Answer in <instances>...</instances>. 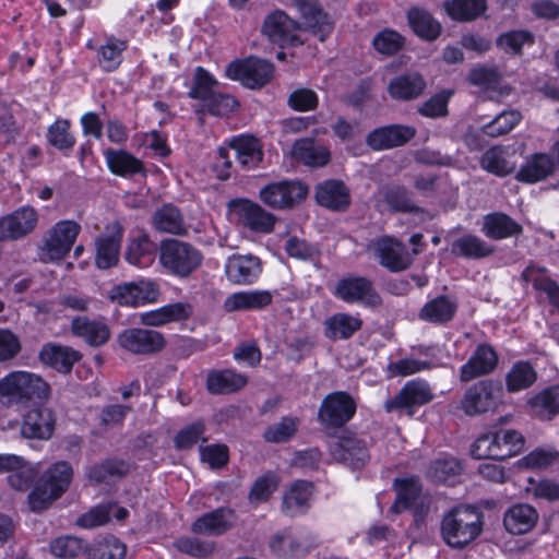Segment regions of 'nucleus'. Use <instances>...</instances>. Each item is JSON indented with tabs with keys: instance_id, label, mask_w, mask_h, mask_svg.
I'll return each mask as SVG.
<instances>
[{
	"instance_id": "nucleus-6",
	"label": "nucleus",
	"mask_w": 559,
	"mask_h": 559,
	"mask_svg": "<svg viewBox=\"0 0 559 559\" xmlns=\"http://www.w3.org/2000/svg\"><path fill=\"white\" fill-rule=\"evenodd\" d=\"M81 225L72 219L57 222L47 233L39 250L43 261H58L63 259L72 249Z\"/></svg>"
},
{
	"instance_id": "nucleus-48",
	"label": "nucleus",
	"mask_w": 559,
	"mask_h": 559,
	"mask_svg": "<svg viewBox=\"0 0 559 559\" xmlns=\"http://www.w3.org/2000/svg\"><path fill=\"white\" fill-rule=\"evenodd\" d=\"M155 228L163 233L175 235L186 234V226L179 210L170 204L158 209L153 216Z\"/></svg>"
},
{
	"instance_id": "nucleus-31",
	"label": "nucleus",
	"mask_w": 559,
	"mask_h": 559,
	"mask_svg": "<svg viewBox=\"0 0 559 559\" xmlns=\"http://www.w3.org/2000/svg\"><path fill=\"white\" fill-rule=\"evenodd\" d=\"M191 314V307L185 302L165 305L160 308L139 314L140 323L147 326H162L170 322L181 321Z\"/></svg>"
},
{
	"instance_id": "nucleus-29",
	"label": "nucleus",
	"mask_w": 559,
	"mask_h": 559,
	"mask_svg": "<svg viewBox=\"0 0 559 559\" xmlns=\"http://www.w3.org/2000/svg\"><path fill=\"white\" fill-rule=\"evenodd\" d=\"M313 485L306 480L294 481L283 496V512L289 516L304 514L310 507Z\"/></svg>"
},
{
	"instance_id": "nucleus-10",
	"label": "nucleus",
	"mask_w": 559,
	"mask_h": 559,
	"mask_svg": "<svg viewBox=\"0 0 559 559\" xmlns=\"http://www.w3.org/2000/svg\"><path fill=\"white\" fill-rule=\"evenodd\" d=\"M272 63L258 59L248 58L229 63L225 70L226 76L240 81L245 86L255 88L266 84L273 76Z\"/></svg>"
},
{
	"instance_id": "nucleus-21",
	"label": "nucleus",
	"mask_w": 559,
	"mask_h": 559,
	"mask_svg": "<svg viewBox=\"0 0 559 559\" xmlns=\"http://www.w3.org/2000/svg\"><path fill=\"white\" fill-rule=\"evenodd\" d=\"M122 228L118 222L106 226L105 233L96 239V265L99 269H109L119 260Z\"/></svg>"
},
{
	"instance_id": "nucleus-52",
	"label": "nucleus",
	"mask_w": 559,
	"mask_h": 559,
	"mask_svg": "<svg viewBox=\"0 0 559 559\" xmlns=\"http://www.w3.org/2000/svg\"><path fill=\"white\" fill-rule=\"evenodd\" d=\"M537 374L527 361L515 362L506 376L509 392H519L530 388L536 381Z\"/></svg>"
},
{
	"instance_id": "nucleus-38",
	"label": "nucleus",
	"mask_w": 559,
	"mask_h": 559,
	"mask_svg": "<svg viewBox=\"0 0 559 559\" xmlns=\"http://www.w3.org/2000/svg\"><path fill=\"white\" fill-rule=\"evenodd\" d=\"M293 156L309 167H322L331 158L330 150L318 145L312 139L297 140L292 150Z\"/></svg>"
},
{
	"instance_id": "nucleus-30",
	"label": "nucleus",
	"mask_w": 559,
	"mask_h": 559,
	"mask_svg": "<svg viewBox=\"0 0 559 559\" xmlns=\"http://www.w3.org/2000/svg\"><path fill=\"white\" fill-rule=\"evenodd\" d=\"M555 169L556 163L550 155L535 153L522 165L516 174V179L526 183H535L552 175Z\"/></svg>"
},
{
	"instance_id": "nucleus-16",
	"label": "nucleus",
	"mask_w": 559,
	"mask_h": 559,
	"mask_svg": "<svg viewBox=\"0 0 559 559\" xmlns=\"http://www.w3.org/2000/svg\"><path fill=\"white\" fill-rule=\"evenodd\" d=\"M382 266L390 271L397 272L407 269L413 261L405 246L391 237L377 239L370 246Z\"/></svg>"
},
{
	"instance_id": "nucleus-64",
	"label": "nucleus",
	"mask_w": 559,
	"mask_h": 559,
	"mask_svg": "<svg viewBox=\"0 0 559 559\" xmlns=\"http://www.w3.org/2000/svg\"><path fill=\"white\" fill-rule=\"evenodd\" d=\"M525 491L535 499L555 501L559 499V483L548 478L538 480L530 478Z\"/></svg>"
},
{
	"instance_id": "nucleus-59",
	"label": "nucleus",
	"mask_w": 559,
	"mask_h": 559,
	"mask_svg": "<svg viewBox=\"0 0 559 559\" xmlns=\"http://www.w3.org/2000/svg\"><path fill=\"white\" fill-rule=\"evenodd\" d=\"M521 118L522 116L519 111L506 110L485 124L481 131L492 138L500 136L510 132L520 122Z\"/></svg>"
},
{
	"instance_id": "nucleus-13",
	"label": "nucleus",
	"mask_w": 559,
	"mask_h": 559,
	"mask_svg": "<svg viewBox=\"0 0 559 559\" xmlns=\"http://www.w3.org/2000/svg\"><path fill=\"white\" fill-rule=\"evenodd\" d=\"M334 295L348 304H362L377 306L380 297L373 289L370 281L360 276H349L340 280L335 286Z\"/></svg>"
},
{
	"instance_id": "nucleus-34",
	"label": "nucleus",
	"mask_w": 559,
	"mask_h": 559,
	"mask_svg": "<svg viewBox=\"0 0 559 559\" xmlns=\"http://www.w3.org/2000/svg\"><path fill=\"white\" fill-rule=\"evenodd\" d=\"M362 320L359 314L335 313L324 322V334L328 338L347 340L361 329Z\"/></svg>"
},
{
	"instance_id": "nucleus-40",
	"label": "nucleus",
	"mask_w": 559,
	"mask_h": 559,
	"mask_svg": "<svg viewBox=\"0 0 559 559\" xmlns=\"http://www.w3.org/2000/svg\"><path fill=\"white\" fill-rule=\"evenodd\" d=\"M527 404L534 416L544 420L554 418L559 414V384L542 390Z\"/></svg>"
},
{
	"instance_id": "nucleus-56",
	"label": "nucleus",
	"mask_w": 559,
	"mask_h": 559,
	"mask_svg": "<svg viewBox=\"0 0 559 559\" xmlns=\"http://www.w3.org/2000/svg\"><path fill=\"white\" fill-rule=\"evenodd\" d=\"M127 48L126 41L110 38L98 49L97 60L105 71L116 70L122 60V51Z\"/></svg>"
},
{
	"instance_id": "nucleus-49",
	"label": "nucleus",
	"mask_w": 559,
	"mask_h": 559,
	"mask_svg": "<svg viewBox=\"0 0 559 559\" xmlns=\"http://www.w3.org/2000/svg\"><path fill=\"white\" fill-rule=\"evenodd\" d=\"M486 0H451L444 3L449 16L455 21L467 22L486 11Z\"/></svg>"
},
{
	"instance_id": "nucleus-1",
	"label": "nucleus",
	"mask_w": 559,
	"mask_h": 559,
	"mask_svg": "<svg viewBox=\"0 0 559 559\" xmlns=\"http://www.w3.org/2000/svg\"><path fill=\"white\" fill-rule=\"evenodd\" d=\"M48 393V384L32 372L11 371L0 379V405L8 408L22 407L35 400H44Z\"/></svg>"
},
{
	"instance_id": "nucleus-4",
	"label": "nucleus",
	"mask_w": 559,
	"mask_h": 559,
	"mask_svg": "<svg viewBox=\"0 0 559 559\" xmlns=\"http://www.w3.org/2000/svg\"><path fill=\"white\" fill-rule=\"evenodd\" d=\"M524 437L516 430L500 429L488 432L473 443L471 454L477 460H507L518 455L524 448Z\"/></svg>"
},
{
	"instance_id": "nucleus-23",
	"label": "nucleus",
	"mask_w": 559,
	"mask_h": 559,
	"mask_svg": "<svg viewBox=\"0 0 559 559\" xmlns=\"http://www.w3.org/2000/svg\"><path fill=\"white\" fill-rule=\"evenodd\" d=\"M433 395L428 383L424 381H408L400 391V393L385 402L386 412L400 408H411L417 405L427 404L432 400Z\"/></svg>"
},
{
	"instance_id": "nucleus-53",
	"label": "nucleus",
	"mask_w": 559,
	"mask_h": 559,
	"mask_svg": "<svg viewBox=\"0 0 559 559\" xmlns=\"http://www.w3.org/2000/svg\"><path fill=\"white\" fill-rule=\"evenodd\" d=\"M559 461V452L551 448H537L516 461L519 469H544Z\"/></svg>"
},
{
	"instance_id": "nucleus-11",
	"label": "nucleus",
	"mask_w": 559,
	"mask_h": 559,
	"mask_svg": "<svg viewBox=\"0 0 559 559\" xmlns=\"http://www.w3.org/2000/svg\"><path fill=\"white\" fill-rule=\"evenodd\" d=\"M502 388L492 380H481L473 384L465 393L462 408L467 415H477L492 409L498 404Z\"/></svg>"
},
{
	"instance_id": "nucleus-3",
	"label": "nucleus",
	"mask_w": 559,
	"mask_h": 559,
	"mask_svg": "<svg viewBox=\"0 0 559 559\" xmlns=\"http://www.w3.org/2000/svg\"><path fill=\"white\" fill-rule=\"evenodd\" d=\"M72 475V467L69 463L57 462L52 464L28 495L32 511L40 512L60 498L67 491Z\"/></svg>"
},
{
	"instance_id": "nucleus-33",
	"label": "nucleus",
	"mask_w": 559,
	"mask_h": 559,
	"mask_svg": "<svg viewBox=\"0 0 559 559\" xmlns=\"http://www.w3.org/2000/svg\"><path fill=\"white\" fill-rule=\"evenodd\" d=\"M126 260L128 263L139 267L146 269L155 260V245L144 233H138L129 240Z\"/></svg>"
},
{
	"instance_id": "nucleus-2",
	"label": "nucleus",
	"mask_w": 559,
	"mask_h": 559,
	"mask_svg": "<svg viewBox=\"0 0 559 559\" xmlns=\"http://www.w3.org/2000/svg\"><path fill=\"white\" fill-rule=\"evenodd\" d=\"M483 531L480 512L469 506L453 508L443 515L441 536L451 548L462 549L474 542Z\"/></svg>"
},
{
	"instance_id": "nucleus-15",
	"label": "nucleus",
	"mask_w": 559,
	"mask_h": 559,
	"mask_svg": "<svg viewBox=\"0 0 559 559\" xmlns=\"http://www.w3.org/2000/svg\"><path fill=\"white\" fill-rule=\"evenodd\" d=\"M119 345L132 354H153L159 352L165 340L162 333L154 330L128 329L119 334Z\"/></svg>"
},
{
	"instance_id": "nucleus-36",
	"label": "nucleus",
	"mask_w": 559,
	"mask_h": 559,
	"mask_svg": "<svg viewBox=\"0 0 559 559\" xmlns=\"http://www.w3.org/2000/svg\"><path fill=\"white\" fill-rule=\"evenodd\" d=\"M229 148L235 151L236 158L243 168H255L262 160L261 144L252 135L235 136L229 143Z\"/></svg>"
},
{
	"instance_id": "nucleus-54",
	"label": "nucleus",
	"mask_w": 559,
	"mask_h": 559,
	"mask_svg": "<svg viewBox=\"0 0 559 559\" xmlns=\"http://www.w3.org/2000/svg\"><path fill=\"white\" fill-rule=\"evenodd\" d=\"M396 500L392 511L399 513L412 507L420 493V485L416 478H403L395 481Z\"/></svg>"
},
{
	"instance_id": "nucleus-46",
	"label": "nucleus",
	"mask_w": 559,
	"mask_h": 559,
	"mask_svg": "<svg viewBox=\"0 0 559 559\" xmlns=\"http://www.w3.org/2000/svg\"><path fill=\"white\" fill-rule=\"evenodd\" d=\"M522 276L526 282L532 283L535 289L544 292L549 301L559 309V286L548 277L545 269L528 265Z\"/></svg>"
},
{
	"instance_id": "nucleus-57",
	"label": "nucleus",
	"mask_w": 559,
	"mask_h": 559,
	"mask_svg": "<svg viewBox=\"0 0 559 559\" xmlns=\"http://www.w3.org/2000/svg\"><path fill=\"white\" fill-rule=\"evenodd\" d=\"M48 142L60 151H69L75 144V138L70 132V121L57 119L47 132Z\"/></svg>"
},
{
	"instance_id": "nucleus-24",
	"label": "nucleus",
	"mask_w": 559,
	"mask_h": 559,
	"mask_svg": "<svg viewBox=\"0 0 559 559\" xmlns=\"http://www.w3.org/2000/svg\"><path fill=\"white\" fill-rule=\"evenodd\" d=\"M235 522V514L230 509L219 508L199 516L191 525L195 534L219 536L230 530Z\"/></svg>"
},
{
	"instance_id": "nucleus-44",
	"label": "nucleus",
	"mask_w": 559,
	"mask_h": 559,
	"mask_svg": "<svg viewBox=\"0 0 559 559\" xmlns=\"http://www.w3.org/2000/svg\"><path fill=\"white\" fill-rule=\"evenodd\" d=\"M298 10L305 19L306 27L323 41L332 32L333 25L328 15L314 2H298Z\"/></svg>"
},
{
	"instance_id": "nucleus-55",
	"label": "nucleus",
	"mask_w": 559,
	"mask_h": 559,
	"mask_svg": "<svg viewBox=\"0 0 559 559\" xmlns=\"http://www.w3.org/2000/svg\"><path fill=\"white\" fill-rule=\"evenodd\" d=\"M126 545L115 536H106L90 549V559H124Z\"/></svg>"
},
{
	"instance_id": "nucleus-5",
	"label": "nucleus",
	"mask_w": 559,
	"mask_h": 559,
	"mask_svg": "<svg viewBox=\"0 0 559 559\" xmlns=\"http://www.w3.org/2000/svg\"><path fill=\"white\" fill-rule=\"evenodd\" d=\"M202 261V252L188 242L169 239L160 245L159 263L175 276L188 277Z\"/></svg>"
},
{
	"instance_id": "nucleus-63",
	"label": "nucleus",
	"mask_w": 559,
	"mask_h": 559,
	"mask_svg": "<svg viewBox=\"0 0 559 559\" xmlns=\"http://www.w3.org/2000/svg\"><path fill=\"white\" fill-rule=\"evenodd\" d=\"M404 41V37L399 32L385 28L373 37L372 45L379 53L391 56L403 47Z\"/></svg>"
},
{
	"instance_id": "nucleus-43",
	"label": "nucleus",
	"mask_w": 559,
	"mask_h": 559,
	"mask_svg": "<svg viewBox=\"0 0 559 559\" xmlns=\"http://www.w3.org/2000/svg\"><path fill=\"white\" fill-rule=\"evenodd\" d=\"M481 231L491 239H504L522 231V227L504 213H490L484 217Z\"/></svg>"
},
{
	"instance_id": "nucleus-60",
	"label": "nucleus",
	"mask_w": 559,
	"mask_h": 559,
	"mask_svg": "<svg viewBox=\"0 0 559 559\" xmlns=\"http://www.w3.org/2000/svg\"><path fill=\"white\" fill-rule=\"evenodd\" d=\"M130 465L121 460H108L102 464L94 465L87 471L91 481H106L111 476H123L129 472Z\"/></svg>"
},
{
	"instance_id": "nucleus-9",
	"label": "nucleus",
	"mask_w": 559,
	"mask_h": 559,
	"mask_svg": "<svg viewBox=\"0 0 559 559\" xmlns=\"http://www.w3.org/2000/svg\"><path fill=\"white\" fill-rule=\"evenodd\" d=\"M308 187L296 180L271 182L261 188L260 200L271 209H292L306 199Z\"/></svg>"
},
{
	"instance_id": "nucleus-26",
	"label": "nucleus",
	"mask_w": 559,
	"mask_h": 559,
	"mask_svg": "<svg viewBox=\"0 0 559 559\" xmlns=\"http://www.w3.org/2000/svg\"><path fill=\"white\" fill-rule=\"evenodd\" d=\"M498 364V356L492 347L479 345L471 358L461 367L460 379L468 382L477 377L491 372Z\"/></svg>"
},
{
	"instance_id": "nucleus-51",
	"label": "nucleus",
	"mask_w": 559,
	"mask_h": 559,
	"mask_svg": "<svg viewBox=\"0 0 559 559\" xmlns=\"http://www.w3.org/2000/svg\"><path fill=\"white\" fill-rule=\"evenodd\" d=\"M456 305L448 297H438L428 301L420 310V318L432 323H444L451 320Z\"/></svg>"
},
{
	"instance_id": "nucleus-22",
	"label": "nucleus",
	"mask_w": 559,
	"mask_h": 559,
	"mask_svg": "<svg viewBox=\"0 0 559 559\" xmlns=\"http://www.w3.org/2000/svg\"><path fill=\"white\" fill-rule=\"evenodd\" d=\"M56 418L47 407L28 411L22 419L21 435L26 439L48 440L55 431Z\"/></svg>"
},
{
	"instance_id": "nucleus-61",
	"label": "nucleus",
	"mask_w": 559,
	"mask_h": 559,
	"mask_svg": "<svg viewBox=\"0 0 559 559\" xmlns=\"http://www.w3.org/2000/svg\"><path fill=\"white\" fill-rule=\"evenodd\" d=\"M218 84L216 79L204 68L198 67L194 71L192 86L188 93L189 97L205 100L214 93Z\"/></svg>"
},
{
	"instance_id": "nucleus-25",
	"label": "nucleus",
	"mask_w": 559,
	"mask_h": 559,
	"mask_svg": "<svg viewBox=\"0 0 559 559\" xmlns=\"http://www.w3.org/2000/svg\"><path fill=\"white\" fill-rule=\"evenodd\" d=\"M272 300L273 295L269 290H241L228 295L223 308L227 312L255 311L267 307Z\"/></svg>"
},
{
	"instance_id": "nucleus-12",
	"label": "nucleus",
	"mask_w": 559,
	"mask_h": 559,
	"mask_svg": "<svg viewBox=\"0 0 559 559\" xmlns=\"http://www.w3.org/2000/svg\"><path fill=\"white\" fill-rule=\"evenodd\" d=\"M356 412L353 399L344 392L329 394L319 409V420L330 427H341L347 423Z\"/></svg>"
},
{
	"instance_id": "nucleus-50",
	"label": "nucleus",
	"mask_w": 559,
	"mask_h": 559,
	"mask_svg": "<svg viewBox=\"0 0 559 559\" xmlns=\"http://www.w3.org/2000/svg\"><path fill=\"white\" fill-rule=\"evenodd\" d=\"M492 248L474 235H464L452 243V253L467 259H481L489 255Z\"/></svg>"
},
{
	"instance_id": "nucleus-39",
	"label": "nucleus",
	"mask_w": 559,
	"mask_h": 559,
	"mask_svg": "<svg viewBox=\"0 0 559 559\" xmlns=\"http://www.w3.org/2000/svg\"><path fill=\"white\" fill-rule=\"evenodd\" d=\"M316 199L320 205L332 210H343L349 204L348 190L337 180H328L318 185Z\"/></svg>"
},
{
	"instance_id": "nucleus-35",
	"label": "nucleus",
	"mask_w": 559,
	"mask_h": 559,
	"mask_svg": "<svg viewBox=\"0 0 559 559\" xmlns=\"http://www.w3.org/2000/svg\"><path fill=\"white\" fill-rule=\"evenodd\" d=\"M104 156L109 170L117 176L131 177L144 173L143 163L123 150L107 148Z\"/></svg>"
},
{
	"instance_id": "nucleus-20",
	"label": "nucleus",
	"mask_w": 559,
	"mask_h": 559,
	"mask_svg": "<svg viewBox=\"0 0 559 559\" xmlns=\"http://www.w3.org/2000/svg\"><path fill=\"white\" fill-rule=\"evenodd\" d=\"M330 452L334 460L353 469L365 466L369 460L365 444L353 436H343L330 444Z\"/></svg>"
},
{
	"instance_id": "nucleus-19",
	"label": "nucleus",
	"mask_w": 559,
	"mask_h": 559,
	"mask_svg": "<svg viewBox=\"0 0 559 559\" xmlns=\"http://www.w3.org/2000/svg\"><path fill=\"white\" fill-rule=\"evenodd\" d=\"M261 31L270 41L280 46L293 45L298 39L297 23L281 10H275L265 16Z\"/></svg>"
},
{
	"instance_id": "nucleus-58",
	"label": "nucleus",
	"mask_w": 559,
	"mask_h": 559,
	"mask_svg": "<svg viewBox=\"0 0 559 559\" xmlns=\"http://www.w3.org/2000/svg\"><path fill=\"white\" fill-rule=\"evenodd\" d=\"M534 44V36L527 31H509L497 38V46L506 53L519 55L525 46Z\"/></svg>"
},
{
	"instance_id": "nucleus-62",
	"label": "nucleus",
	"mask_w": 559,
	"mask_h": 559,
	"mask_svg": "<svg viewBox=\"0 0 559 559\" xmlns=\"http://www.w3.org/2000/svg\"><path fill=\"white\" fill-rule=\"evenodd\" d=\"M278 483L280 479L277 475L271 472L257 478L249 492L250 503L258 504L265 502L277 489Z\"/></svg>"
},
{
	"instance_id": "nucleus-14",
	"label": "nucleus",
	"mask_w": 559,
	"mask_h": 559,
	"mask_svg": "<svg viewBox=\"0 0 559 559\" xmlns=\"http://www.w3.org/2000/svg\"><path fill=\"white\" fill-rule=\"evenodd\" d=\"M37 224V211L32 206H22L0 218V240L23 238L31 234Z\"/></svg>"
},
{
	"instance_id": "nucleus-47",
	"label": "nucleus",
	"mask_w": 559,
	"mask_h": 559,
	"mask_svg": "<svg viewBox=\"0 0 559 559\" xmlns=\"http://www.w3.org/2000/svg\"><path fill=\"white\" fill-rule=\"evenodd\" d=\"M247 378L231 370L212 372L207 377V390L213 394H226L243 388Z\"/></svg>"
},
{
	"instance_id": "nucleus-28",
	"label": "nucleus",
	"mask_w": 559,
	"mask_h": 559,
	"mask_svg": "<svg viewBox=\"0 0 559 559\" xmlns=\"http://www.w3.org/2000/svg\"><path fill=\"white\" fill-rule=\"evenodd\" d=\"M537 510L527 503H518L510 507L503 516L506 530L513 535L530 532L537 523Z\"/></svg>"
},
{
	"instance_id": "nucleus-7",
	"label": "nucleus",
	"mask_w": 559,
	"mask_h": 559,
	"mask_svg": "<svg viewBox=\"0 0 559 559\" xmlns=\"http://www.w3.org/2000/svg\"><path fill=\"white\" fill-rule=\"evenodd\" d=\"M227 211L237 224L258 234L271 233L276 221L273 214L248 199L230 200L227 203Z\"/></svg>"
},
{
	"instance_id": "nucleus-18",
	"label": "nucleus",
	"mask_w": 559,
	"mask_h": 559,
	"mask_svg": "<svg viewBox=\"0 0 559 559\" xmlns=\"http://www.w3.org/2000/svg\"><path fill=\"white\" fill-rule=\"evenodd\" d=\"M415 134L416 130L411 126L390 124L371 131L366 138V143L373 151H384L404 145Z\"/></svg>"
},
{
	"instance_id": "nucleus-45",
	"label": "nucleus",
	"mask_w": 559,
	"mask_h": 559,
	"mask_svg": "<svg viewBox=\"0 0 559 559\" xmlns=\"http://www.w3.org/2000/svg\"><path fill=\"white\" fill-rule=\"evenodd\" d=\"M461 463L449 455L433 460L426 471V476L433 483L453 484L461 474Z\"/></svg>"
},
{
	"instance_id": "nucleus-32",
	"label": "nucleus",
	"mask_w": 559,
	"mask_h": 559,
	"mask_svg": "<svg viewBox=\"0 0 559 559\" xmlns=\"http://www.w3.org/2000/svg\"><path fill=\"white\" fill-rule=\"evenodd\" d=\"M39 358L45 365L68 373L73 365L80 360L81 354L69 346L48 343L40 349Z\"/></svg>"
},
{
	"instance_id": "nucleus-37",
	"label": "nucleus",
	"mask_w": 559,
	"mask_h": 559,
	"mask_svg": "<svg viewBox=\"0 0 559 559\" xmlns=\"http://www.w3.org/2000/svg\"><path fill=\"white\" fill-rule=\"evenodd\" d=\"M425 86L424 78L417 72H411L394 78L388 86V92L394 99L409 100L420 96Z\"/></svg>"
},
{
	"instance_id": "nucleus-17",
	"label": "nucleus",
	"mask_w": 559,
	"mask_h": 559,
	"mask_svg": "<svg viewBox=\"0 0 559 559\" xmlns=\"http://www.w3.org/2000/svg\"><path fill=\"white\" fill-rule=\"evenodd\" d=\"M262 272L260 259L252 254H233L225 263L227 280L235 285H250Z\"/></svg>"
},
{
	"instance_id": "nucleus-41",
	"label": "nucleus",
	"mask_w": 559,
	"mask_h": 559,
	"mask_svg": "<svg viewBox=\"0 0 559 559\" xmlns=\"http://www.w3.org/2000/svg\"><path fill=\"white\" fill-rule=\"evenodd\" d=\"M407 21L413 32L425 40L432 41L441 34V24L425 9L412 8Z\"/></svg>"
},
{
	"instance_id": "nucleus-8",
	"label": "nucleus",
	"mask_w": 559,
	"mask_h": 559,
	"mask_svg": "<svg viewBox=\"0 0 559 559\" xmlns=\"http://www.w3.org/2000/svg\"><path fill=\"white\" fill-rule=\"evenodd\" d=\"M160 288L156 281L140 278L115 285L109 292L110 300L120 306L141 307L157 302Z\"/></svg>"
},
{
	"instance_id": "nucleus-27",
	"label": "nucleus",
	"mask_w": 559,
	"mask_h": 559,
	"mask_svg": "<svg viewBox=\"0 0 559 559\" xmlns=\"http://www.w3.org/2000/svg\"><path fill=\"white\" fill-rule=\"evenodd\" d=\"M71 331L91 346H100L110 337V329L104 320H92L83 316L72 319Z\"/></svg>"
},
{
	"instance_id": "nucleus-42",
	"label": "nucleus",
	"mask_w": 559,
	"mask_h": 559,
	"mask_svg": "<svg viewBox=\"0 0 559 559\" xmlns=\"http://www.w3.org/2000/svg\"><path fill=\"white\" fill-rule=\"evenodd\" d=\"M514 154L509 148L502 146H493L487 150L481 159V167L497 176H507L512 173L516 167Z\"/></svg>"
}]
</instances>
